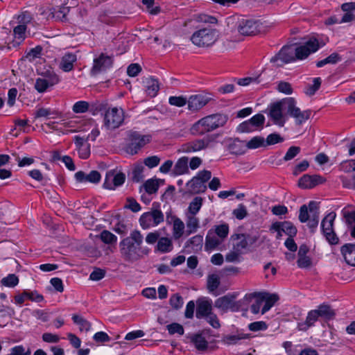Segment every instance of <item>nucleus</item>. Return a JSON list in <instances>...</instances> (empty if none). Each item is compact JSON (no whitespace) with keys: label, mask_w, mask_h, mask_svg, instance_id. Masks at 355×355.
Here are the masks:
<instances>
[{"label":"nucleus","mask_w":355,"mask_h":355,"mask_svg":"<svg viewBox=\"0 0 355 355\" xmlns=\"http://www.w3.org/2000/svg\"><path fill=\"white\" fill-rule=\"evenodd\" d=\"M319 48L318 40L312 37L298 47L292 45L283 46L279 53L270 59V62L277 63V66H282L283 64H287L296 60L305 59L311 53L317 51Z\"/></svg>","instance_id":"f257e3e1"},{"label":"nucleus","mask_w":355,"mask_h":355,"mask_svg":"<svg viewBox=\"0 0 355 355\" xmlns=\"http://www.w3.org/2000/svg\"><path fill=\"white\" fill-rule=\"evenodd\" d=\"M143 235L139 230H133L130 236L125 237L119 243L121 257L128 262L138 261L147 255L149 249L143 248Z\"/></svg>","instance_id":"f03ea898"},{"label":"nucleus","mask_w":355,"mask_h":355,"mask_svg":"<svg viewBox=\"0 0 355 355\" xmlns=\"http://www.w3.org/2000/svg\"><path fill=\"white\" fill-rule=\"evenodd\" d=\"M228 116L225 114H214L202 118L191 127L193 135H202L218 128L224 126L228 121Z\"/></svg>","instance_id":"7ed1b4c3"},{"label":"nucleus","mask_w":355,"mask_h":355,"mask_svg":"<svg viewBox=\"0 0 355 355\" xmlns=\"http://www.w3.org/2000/svg\"><path fill=\"white\" fill-rule=\"evenodd\" d=\"M219 35L218 30L205 27L196 31L191 37V41L198 47L208 48L218 41Z\"/></svg>","instance_id":"20e7f679"},{"label":"nucleus","mask_w":355,"mask_h":355,"mask_svg":"<svg viewBox=\"0 0 355 355\" xmlns=\"http://www.w3.org/2000/svg\"><path fill=\"white\" fill-rule=\"evenodd\" d=\"M319 206L315 201L309 202L308 206L303 205L300 208L299 220L301 223L308 222V226L313 232L319 223Z\"/></svg>","instance_id":"39448f33"},{"label":"nucleus","mask_w":355,"mask_h":355,"mask_svg":"<svg viewBox=\"0 0 355 355\" xmlns=\"http://www.w3.org/2000/svg\"><path fill=\"white\" fill-rule=\"evenodd\" d=\"M159 203H153L150 211L144 213L139 218L140 225L143 229L155 227L164 222V216L159 209Z\"/></svg>","instance_id":"423d86ee"},{"label":"nucleus","mask_w":355,"mask_h":355,"mask_svg":"<svg viewBox=\"0 0 355 355\" xmlns=\"http://www.w3.org/2000/svg\"><path fill=\"white\" fill-rule=\"evenodd\" d=\"M150 141L149 135H143L137 132H132L128 135L125 151L131 155H136Z\"/></svg>","instance_id":"0eeeda50"},{"label":"nucleus","mask_w":355,"mask_h":355,"mask_svg":"<svg viewBox=\"0 0 355 355\" xmlns=\"http://www.w3.org/2000/svg\"><path fill=\"white\" fill-rule=\"evenodd\" d=\"M124 121L123 110L121 108H109L104 113L103 126L107 130H114L120 127Z\"/></svg>","instance_id":"6e6552de"},{"label":"nucleus","mask_w":355,"mask_h":355,"mask_svg":"<svg viewBox=\"0 0 355 355\" xmlns=\"http://www.w3.org/2000/svg\"><path fill=\"white\" fill-rule=\"evenodd\" d=\"M284 103H286V113L295 119L297 125H302L310 118L311 110L302 111L296 106V101L293 98H285Z\"/></svg>","instance_id":"1a4fd4ad"},{"label":"nucleus","mask_w":355,"mask_h":355,"mask_svg":"<svg viewBox=\"0 0 355 355\" xmlns=\"http://www.w3.org/2000/svg\"><path fill=\"white\" fill-rule=\"evenodd\" d=\"M261 23L254 19H241L237 21L236 30L242 35L252 36L260 32Z\"/></svg>","instance_id":"9d476101"},{"label":"nucleus","mask_w":355,"mask_h":355,"mask_svg":"<svg viewBox=\"0 0 355 355\" xmlns=\"http://www.w3.org/2000/svg\"><path fill=\"white\" fill-rule=\"evenodd\" d=\"M336 216V213L331 211L323 218L321 223L323 234L331 245L336 244L338 242V238L334 230V221Z\"/></svg>","instance_id":"9b49d317"},{"label":"nucleus","mask_w":355,"mask_h":355,"mask_svg":"<svg viewBox=\"0 0 355 355\" xmlns=\"http://www.w3.org/2000/svg\"><path fill=\"white\" fill-rule=\"evenodd\" d=\"M270 230L277 232V239H280L283 233L288 237H294L297 232L296 227L290 221L275 222L272 224Z\"/></svg>","instance_id":"f8f14e48"},{"label":"nucleus","mask_w":355,"mask_h":355,"mask_svg":"<svg viewBox=\"0 0 355 355\" xmlns=\"http://www.w3.org/2000/svg\"><path fill=\"white\" fill-rule=\"evenodd\" d=\"M265 116L262 114H257L250 119L241 123L237 128L239 132H251L263 127Z\"/></svg>","instance_id":"ddd939ff"},{"label":"nucleus","mask_w":355,"mask_h":355,"mask_svg":"<svg viewBox=\"0 0 355 355\" xmlns=\"http://www.w3.org/2000/svg\"><path fill=\"white\" fill-rule=\"evenodd\" d=\"M283 109L286 110V103L284 99L271 104L269 106L268 116L272 120L275 124L281 127L284 125L285 119L283 114Z\"/></svg>","instance_id":"4468645a"},{"label":"nucleus","mask_w":355,"mask_h":355,"mask_svg":"<svg viewBox=\"0 0 355 355\" xmlns=\"http://www.w3.org/2000/svg\"><path fill=\"white\" fill-rule=\"evenodd\" d=\"M113 64V58L105 53L101 55L94 60L93 67L91 69L92 75H96L101 71H105Z\"/></svg>","instance_id":"2eb2a0df"},{"label":"nucleus","mask_w":355,"mask_h":355,"mask_svg":"<svg viewBox=\"0 0 355 355\" xmlns=\"http://www.w3.org/2000/svg\"><path fill=\"white\" fill-rule=\"evenodd\" d=\"M210 143V139L203 138L195 139L182 144L179 150L180 152L191 153L207 148Z\"/></svg>","instance_id":"dca6fc26"},{"label":"nucleus","mask_w":355,"mask_h":355,"mask_svg":"<svg viewBox=\"0 0 355 355\" xmlns=\"http://www.w3.org/2000/svg\"><path fill=\"white\" fill-rule=\"evenodd\" d=\"M211 98L202 94L191 95L187 99L188 109L191 112H197L205 106Z\"/></svg>","instance_id":"f3484780"},{"label":"nucleus","mask_w":355,"mask_h":355,"mask_svg":"<svg viewBox=\"0 0 355 355\" xmlns=\"http://www.w3.org/2000/svg\"><path fill=\"white\" fill-rule=\"evenodd\" d=\"M324 181L325 180L319 175L305 174L299 179L297 184L301 189H309L323 183Z\"/></svg>","instance_id":"a211bd4d"},{"label":"nucleus","mask_w":355,"mask_h":355,"mask_svg":"<svg viewBox=\"0 0 355 355\" xmlns=\"http://www.w3.org/2000/svg\"><path fill=\"white\" fill-rule=\"evenodd\" d=\"M125 180V175L123 173L114 174V172L107 173L103 186L105 189H114L116 187L122 185Z\"/></svg>","instance_id":"6ab92c4d"},{"label":"nucleus","mask_w":355,"mask_h":355,"mask_svg":"<svg viewBox=\"0 0 355 355\" xmlns=\"http://www.w3.org/2000/svg\"><path fill=\"white\" fill-rule=\"evenodd\" d=\"M166 221L173 223V236L175 239H179L184 234V224L182 220L171 213H166Z\"/></svg>","instance_id":"aec40b11"},{"label":"nucleus","mask_w":355,"mask_h":355,"mask_svg":"<svg viewBox=\"0 0 355 355\" xmlns=\"http://www.w3.org/2000/svg\"><path fill=\"white\" fill-rule=\"evenodd\" d=\"M196 316L198 319L205 318L209 313L212 311L211 301L205 298H199L196 301Z\"/></svg>","instance_id":"412c9836"},{"label":"nucleus","mask_w":355,"mask_h":355,"mask_svg":"<svg viewBox=\"0 0 355 355\" xmlns=\"http://www.w3.org/2000/svg\"><path fill=\"white\" fill-rule=\"evenodd\" d=\"M75 178L79 182H89L96 184L100 182L101 175L97 171H92L89 174L80 171L76 173Z\"/></svg>","instance_id":"4be33fe9"},{"label":"nucleus","mask_w":355,"mask_h":355,"mask_svg":"<svg viewBox=\"0 0 355 355\" xmlns=\"http://www.w3.org/2000/svg\"><path fill=\"white\" fill-rule=\"evenodd\" d=\"M77 61V56L72 53H65L61 58L59 68L64 72H69L73 69V64Z\"/></svg>","instance_id":"5701e85b"},{"label":"nucleus","mask_w":355,"mask_h":355,"mask_svg":"<svg viewBox=\"0 0 355 355\" xmlns=\"http://www.w3.org/2000/svg\"><path fill=\"white\" fill-rule=\"evenodd\" d=\"M259 295L263 298V306L261 313L264 314L272 307L275 302L278 301L279 297L277 294H270L268 293H259Z\"/></svg>","instance_id":"b1692460"},{"label":"nucleus","mask_w":355,"mask_h":355,"mask_svg":"<svg viewBox=\"0 0 355 355\" xmlns=\"http://www.w3.org/2000/svg\"><path fill=\"white\" fill-rule=\"evenodd\" d=\"M319 318L320 316L315 309L310 311L308 313L305 322L298 323V329L303 331H307L310 327L314 325Z\"/></svg>","instance_id":"393cba45"},{"label":"nucleus","mask_w":355,"mask_h":355,"mask_svg":"<svg viewBox=\"0 0 355 355\" xmlns=\"http://www.w3.org/2000/svg\"><path fill=\"white\" fill-rule=\"evenodd\" d=\"M341 252L347 263L355 266V244L344 245L341 248Z\"/></svg>","instance_id":"a878e982"},{"label":"nucleus","mask_w":355,"mask_h":355,"mask_svg":"<svg viewBox=\"0 0 355 355\" xmlns=\"http://www.w3.org/2000/svg\"><path fill=\"white\" fill-rule=\"evenodd\" d=\"M234 299L235 295H226L215 301V306L223 310L232 309L235 306Z\"/></svg>","instance_id":"bb28decb"},{"label":"nucleus","mask_w":355,"mask_h":355,"mask_svg":"<svg viewBox=\"0 0 355 355\" xmlns=\"http://www.w3.org/2000/svg\"><path fill=\"white\" fill-rule=\"evenodd\" d=\"M231 240L233 243V249L237 252H243L248 246L247 236L244 234H234L232 235Z\"/></svg>","instance_id":"cd10ccee"},{"label":"nucleus","mask_w":355,"mask_h":355,"mask_svg":"<svg viewBox=\"0 0 355 355\" xmlns=\"http://www.w3.org/2000/svg\"><path fill=\"white\" fill-rule=\"evenodd\" d=\"M187 187L189 191L193 194L204 193L207 189V186L203 181L199 180V178L195 177L187 184Z\"/></svg>","instance_id":"c85d7f7f"},{"label":"nucleus","mask_w":355,"mask_h":355,"mask_svg":"<svg viewBox=\"0 0 355 355\" xmlns=\"http://www.w3.org/2000/svg\"><path fill=\"white\" fill-rule=\"evenodd\" d=\"M223 241L214 234L213 229L209 230L205 239V248L207 251L216 249Z\"/></svg>","instance_id":"c756f323"},{"label":"nucleus","mask_w":355,"mask_h":355,"mask_svg":"<svg viewBox=\"0 0 355 355\" xmlns=\"http://www.w3.org/2000/svg\"><path fill=\"white\" fill-rule=\"evenodd\" d=\"M205 331L196 334L191 337V342L198 351H205L208 348V342L205 336Z\"/></svg>","instance_id":"7c9ffc66"},{"label":"nucleus","mask_w":355,"mask_h":355,"mask_svg":"<svg viewBox=\"0 0 355 355\" xmlns=\"http://www.w3.org/2000/svg\"><path fill=\"white\" fill-rule=\"evenodd\" d=\"M343 216L345 220L350 234L353 238H355V210H349L344 209L342 211Z\"/></svg>","instance_id":"2f4dec72"},{"label":"nucleus","mask_w":355,"mask_h":355,"mask_svg":"<svg viewBox=\"0 0 355 355\" xmlns=\"http://www.w3.org/2000/svg\"><path fill=\"white\" fill-rule=\"evenodd\" d=\"M144 83L145 84L146 92L148 95L150 97H155L159 89L157 80L148 77L144 80Z\"/></svg>","instance_id":"473e14b6"},{"label":"nucleus","mask_w":355,"mask_h":355,"mask_svg":"<svg viewBox=\"0 0 355 355\" xmlns=\"http://www.w3.org/2000/svg\"><path fill=\"white\" fill-rule=\"evenodd\" d=\"M186 216V225H187V234L190 235L197 232L200 227V220L196 216L188 215Z\"/></svg>","instance_id":"72a5a7b5"},{"label":"nucleus","mask_w":355,"mask_h":355,"mask_svg":"<svg viewBox=\"0 0 355 355\" xmlns=\"http://www.w3.org/2000/svg\"><path fill=\"white\" fill-rule=\"evenodd\" d=\"M189 159L187 157L180 158L175 163L173 172L175 175H180L189 173Z\"/></svg>","instance_id":"f704fd0d"},{"label":"nucleus","mask_w":355,"mask_h":355,"mask_svg":"<svg viewBox=\"0 0 355 355\" xmlns=\"http://www.w3.org/2000/svg\"><path fill=\"white\" fill-rule=\"evenodd\" d=\"M315 311L318 312L320 318L325 320H331L336 315L334 310L326 304H320Z\"/></svg>","instance_id":"c9c22d12"},{"label":"nucleus","mask_w":355,"mask_h":355,"mask_svg":"<svg viewBox=\"0 0 355 355\" xmlns=\"http://www.w3.org/2000/svg\"><path fill=\"white\" fill-rule=\"evenodd\" d=\"M203 199L201 197H195L189 203L185 214L196 216L202 206Z\"/></svg>","instance_id":"e433bc0d"},{"label":"nucleus","mask_w":355,"mask_h":355,"mask_svg":"<svg viewBox=\"0 0 355 355\" xmlns=\"http://www.w3.org/2000/svg\"><path fill=\"white\" fill-rule=\"evenodd\" d=\"M228 150L232 154L242 155L245 152V146L242 141L235 139L228 145Z\"/></svg>","instance_id":"4c0bfd02"},{"label":"nucleus","mask_w":355,"mask_h":355,"mask_svg":"<svg viewBox=\"0 0 355 355\" xmlns=\"http://www.w3.org/2000/svg\"><path fill=\"white\" fill-rule=\"evenodd\" d=\"M58 115L59 113L57 111L51 110L49 108L40 107L36 110L35 118L55 119Z\"/></svg>","instance_id":"58836bf2"},{"label":"nucleus","mask_w":355,"mask_h":355,"mask_svg":"<svg viewBox=\"0 0 355 355\" xmlns=\"http://www.w3.org/2000/svg\"><path fill=\"white\" fill-rule=\"evenodd\" d=\"M73 322L79 326L80 331H88L91 329V323L80 315L74 314L72 315Z\"/></svg>","instance_id":"ea45409f"},{"label":"nucleus","mask_w":355,"mask_h":355,"mask_svg":"<svg viewBox=\"0 0 355 355\" xmlns=\"http://www.w3.org/2000/svg\"><path fill=\"white\" fill-rule=\"evenodd\" d=\"M157 250L162 252H168L172 250L171 240L167 237H162L157 242Z\"/></svg>","instance_id":"a19ab883"},{"label":"nucleus","mask_w":355,"mask_h":355,"mask_svg":"<svg viewBox=\"0 0 355 355\" xmlns=\"http://www.w3.org/2000/svg\"><path fill=\"white\" fill-rule=\"evenodd\" d=\"M248 336L244 334H238L234 335H226L223 338V342L227 345H235L239 340L248 338Z\"/></svg>","instance_id":"79ce46f5"},{"label":"nucleus","mask_w":355,"mask_h":355,"mask_svg":"<svg viewBox=\"0 0 355 355\" xmlns=\"http://www.w3.org/2000/svg\"><path fill=\"white\" fill-rule=\"evenodd\" d=\"M159 180L157 179L148 180L143 185L145 191L148 194H153L157 193L159 187Z\"/></svg>","instance_id":"37998d69"},{"label":"nucleus","mask_w":355,"mask_h":355,"mask_svg":"<svg viewBox=\"0 0 355 355\" xmlns=\"http://www.w3.org/2000/svg\"><path fill=\"white\" fill-rule=\"evenodd\" d=\"M263 146H266L265 139L261 136L252 137L245 144V147L248 149H255Z\"/></svg>","instance_id":"c03bdc74"},{"label":"nucleus","mask_w":355,"mask_h":355,"mask_svg":"<svg viewBox=\"0 0 355 355\" xmlns=\"http://www.w3.org/2000/svg\"><path fill=\"white\" fill-rule=\"evenodd\" d=\"M341 60L340 55L337 53H333L325 59L318 61L316 63L318 67H322L327 64H336Z\"/></svg>","instance_id":"a18cd8bd"},{"label":"nucleus","mask_w":355,"mask_h":355,"mask_svg":"<svg viewBox=\"0 0 355 355\" xmlns=\"http://www.w3.org/2000/svg\"><path fill=\"white\" fill-rule=\"evenodd\" d=\"M214 234L219 237L221 240L224 239L227 236L229 233V226L227 224H221L216 225L214 230H213Z\"/></svg>","instance_id":"49530a36"},{"label":"nucleus","mask_w":355,"mask_h":355,"mask_svg":"<svg viewBox=\"0 0 355 355\" xmlns=\"http://www.w3.org/2000/svg\"><path fill=\"white\" fill-rule=\"evenodd\" d=\"M69 12V8L67 6H61L58 10H55L53 12V17L57 20L62 21H67V15Z\"/></svg>","instance_id":"de8ad7c7"},{"label":"nucleus","mask_w":355,"mask_h":355,"mask_svg":"<svg viewBox=\"0 0 355 355\" xmlns=\"http://www.w3.org/2000/svg\"><path fill=\"white\" fill-rule=\"evenodd\" d=\"M195 20L197 22L209 24H216L218 23V19L216 17L202 13L196 15L195 16Z\"/></svg>","instance_id":"09e8293b"},{"label":"nucleus","mask_w":355,"mask_h":355,"mask_svg":"<svg viewBox=\"0 0 355 355\" xmlns=\"http://www.w3.org/2000/svg\"><path fill=\"white\" fill-rule=\"evenodd\" d=\"M101 241L106 244H115L117 237L108 230H103L100 234Z\"/></svg>","instance_id":"8fccbe9b"},{"label":"nucleus","mask_w":355,"mask_h":355,"mask_svg":"<svg viewBox=\"0 0 355 355\" xmlns=\"http://www.w3.org/2000/svg\"><path fill=\"white\" fill-rule=\"evenodd\" d=\"M19 284V278L15 274H9L1 279V284L4 286L13 288Z\"/></svg>","instance_id":"3c124183"},{"label":"nucleus","mask_w":355,"mask_h":355,"mask_svg":"<svg viewBox=\"0 0 355 355\" xmlns=\"http://www.w3.org/2000/svg\"><path fill=\"white\" fill-rule=\"evenodd\" d=\"M26 25L19 24L14 28V36L19 40L18 43L21 42L26 37Z\"/></svg>","instance_id":"603ef678"},{"label":"nucleus","mask_w":355,"mask_h":355,"mask_svg":"<svg viewBox=\"0 0 355 355\" xmlns=\"http://www.w3.org/2000/svg\"><path fill=\"white\" fill-rule=\"evenodd\" d=\"M183 303V298L179 293H175L170 297L169 304L171 307L175 310H178L182 308Z\"/></svg>","instance_id":"864d4df0"},{"label":"nucleus","mask_w":355,"mask_h":355,"mask_svg":"<svg viewBox=\"0 0 355 355\" xmlns=\"http://www.w3.org/2000/svg\"><path fill=\"white\" fill-rule=\"evenodd\" d=\"M220 285V279L217 275L212 274L208 277L207 288L209 292H213L218 288Z\"/></svg>","instance_id":"5fc2aeb1"},{"label":"nucleus","mask_w":355,"mask_h":355,"mask_svg":"<svg viewBox=\"0 0 355 355\" xmlns=\"http://www.w3.org/2000/svg\"><path fill=\"white\" fill-rule=\"evenodd\" d=\"M89 104L87 101H80L76 102L73 106V111L75 113H85L89 110Z\"/></svg>","instance_id":"6e6d98bb"},{"label":"nucleus","mask_w":355,"mask_h":355,"mask_svg":"<svg viewBox=\"0 0 355 355\" xmlns=\"http://www.w3.org/2000/svg\"><path fill=\"white\" fill-rule=\"evenodd\" d=\"M253 297L256 298L255 302L251 305L250 311L254 314L259 313L261 307L263 304V298L259 295V293H254L252 294Z\"/></svg>","instance_id":"4d7b16f0"},{"label":"nucleus","mask_w":355,"mask_h":355,"mask_svg":"<svg viewBox=\"0 0 355 355\" xmlns=\"http://www.w3.org/2000/svg\"><path fill=\"white\" fill-rule=\"evenodd\" d=\"M108 109L107 104L103 102H96L89 107V111L92 112L93 114H96L99 112L103 113V112L105 113Z\"/></svg>","instance_id":"13d9d810"},{"label":"nucleus","mask_w":355,"mask_h":355,"mask_svg":"<svg viewBox=\"0 0 355 355\" xmlns=\"http://www.w3.org/2000/svg\"><path fill=\"white\" fill-rule=\"evenodd\" d=\"M166 329L168 331L169 334L171 335L178 334L182 336L184 333V330L182 325L177 322H173L172 324H168L166 326Z\"/></svg>","instance_id":"bf43d9fd"},{"label":"nucleus","mask_w":355,"mask_h":355,"mask_svg":"<svg viewBox=\"0 0 355 355\" xmlns=\"http://www.w3.org/2000/svg\"><path fill=\"white\" fill-rule=\"evenodd\" d=\"M203 237L201 235H196L187 241V246L191 245L194 250L201 248L202 246Z\"/></svg>","instance_id":"052dcab7"},{"label":"nucleus","mask_w":355,"mask_h":355,"mask_svg":"<svg viewBox=\"0 0 355 355\" xmlns=\"http://www.w3.org/2000/svg\"><path fill=\"white\" fill-rule=\"evenodd\" d=\"M142 3L146 6L147 11L152 15H157L160 12V8L158 6H155V0H142Z\"/></svg>","instance_id":"680f3d73"},{"label":"nucleus","mask_w":355,"mask_h":355,"mask_svg":"<svg viewBox=\"0 0 355 355\" xmlns=\"http://www.w3.org/2000/svg\"><path fill=\"white\" fill-rule=\"evenodd\" d=\"M232 214L236 218L242 220L248 216V211L244 205L240 204L236 209L233 210Z\"/></svg>","instance_id":"e2e57ef3"},{"label":"nucleus","mask_w":355,"mask_h":355,"mask_svg":"<svg viewBox=\"0 0 355 355\" xmlns=\"http://www.w3.org/2000/svg\"><path fill=\"white\" fill-rule=\"evenodd\" d=\"M321 83L322 81L320 78H315L313 79V84L307 86L306 94L309 96L313 95L320 87Z\"/></svg>","instance_id":"0e129e2a"},{"label":"nucleus","mask_w":355,"mask_h":355,"mask_svg":"<svg viewBox=\"0 0 355 355\" xmlns=\"http://www.w3.org/2000/svg\"><path fill=\"white\" fill-rule=\"evenodd\" d=\"M168 103L171 105L180 107L187 104V98L183 96H171Z\"/></svg>","instance_id":"69168bd1"},{"label":"nucleus","mask_w":355,"mask_h":355,"mask_svg":"<svg viewBox=\"0 0 355 355\" xmlns=\"http://www.w3.org/2000/svg\"><path fill=\"white\" fill-rule=\"evenodd\" d=\"M301 148L299 146H291L290 147L287 152L286 153L284 160L289 161L293 159L295 157H296L300 153Z\"/></svg>","instance_id":"338daca9"},{"label":"nucleus","mask_w":355,"mask_h":355,"mask_svg":"<svg viewBox=\"0 0 355 355\" xmlns=\"http://www.w3.org/2000/svg\"><path fill=\"white\" fill-rule=\"evenodd\" d=\"M6 355H31V350H27L22 345H17L10 349V352Z\"/></svg>","instance_id":"774afa93"}]
</instances>
